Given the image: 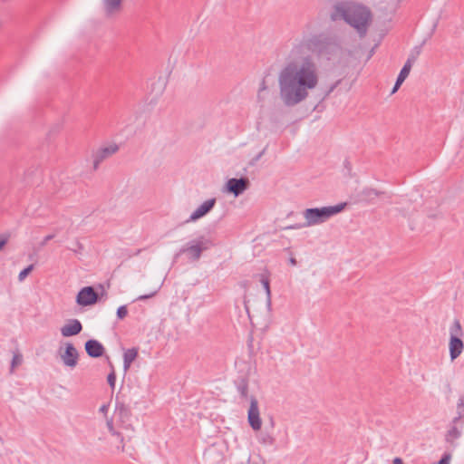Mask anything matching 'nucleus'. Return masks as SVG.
<instances>
[{
  "label": "nucleus",
  "instance_id": "aec40b11",
  "mask_svg": "<svg viewBox=\"0 0 464 464\" xmlns=\"http://www.w3.org/2000/svg\"><path fill=\"white\" fill-rule=\"evenodd\" d=\"M411 69V68H410L408 64L403 65L399 75L397 76V79H396L395 84L392 88V93H394L399 90L401 85L403 83V82L406 80V78L410 74Z\"/></svg>",
  "mask_w": 464,
  "mask_h": 464
},
{
  "label": "nucleus",
  "instance_id": "4be33fe9",
  "mask_svg": "<svg viewBox=\"0 0 464 464\" xmlns=\"http://www.w3.org/2000/svg\"><path fill=\"white\" fill-rule=\"evenodd\" d=\"M425 44V42H422L421 44L415 46L411 51V53L404 64H408L410 68H411L412 64L416 62L419 55L421 53L422 46Z\"/></svg>",
  "mask_w": 464,
  "mask_h": 464
},
{
  "label": "nucleus",
  "instance_id": "f3484780",
  "mask_svg": "<svg viewBox=\"0 0 464 464\" xmlns=\"http://www.w3.org/2000/svg\"><path fill=\"white\" fill-rule=\"evenodd\" d=\"M383 191H379L372 188H364L359 194V200L367 204H373L376 198L383 195Z\"/></svg>",
  "mask_w": 464,
  "mask_h": 464
},
{
  "label": "nucleus",
  "instance_id": "412c9836",
  "mask_svg": "<svg viewBox=\"0 0 464 464\" xmlns=\"http://www.w3.org/2000/svg\"><path fill=\"white\" fill-rule=\"evenodd\" d=\"M122 0H102L107 14H112L121 7Z\"/></svg>",
  "mask_w": 464,
  "mask_h": 464
},
{
  "label": "nucleus",
  "instance_id": "c756f323",
  "mask_svg": "<svg viewBox=\"0 0 464 464\" xmlns=\"http://www.w3.org/2000/svg\"><path fill=\"white\" fill-rule=\"evenodd\" d=\"M267 146H266L256 156H255L250 161L249 165L254 166L256 163L261 159V157L266 153Z\"/></svg>",
  "mask_w": 464,
  "mask_h": 464
},
{
  "label": "nucleus",
  "instance_id": "5701e85b",
  "mask_svg": "<svg viewBox=\"0 0 464 464\" xmlns=\"http://www.w3.org/2000/svg\"><path fill=\"white\" fill-rule=\"evenodd\" d=\"M260 283L262 284V285L266 291L267 307L270 308L271 307L270 280L267 276H266L265 275H262L261 278H260Z\"/></svg>",
  "mask_w": 464,
  "mask_h": 464
},
{
  "label": "nucleus",
  "instance_id": "6e6552de",
  "mask_svg": "<svg viewBox=\"0 0 464 464\" xmlns=\"http://www.w3.org/2000/svg\"><path fill=\"white\" fill-rule=\"evenodd\" d=\"M249 186L250 181L246 177H241L239 179L232 178L226 182L225 189L227 193L233 194L235 197H238L243 194Z\"/></svg>",
  "mask_w": 464,
  "mask_h": 464
},
{
  "label": "nucleus",
  "instance_id": "7ed1b4c3",
  "mask_svg": "<svg viewBox=\"0 0 464 464\" xmlns=\"http://www.w3.org/2000/svg\"><path fill=\"white\" fill-rule=\"evenodd\" d=\"M302 46L314 53L317 57L328 61L343 53L342 40L337 34L333 33L322 32L312 34L302 42Z\"/></svg>",
  "mask_w": 464,
  "mask_h": 464
},
{
  "label": "nucleus",
  "instance_id": "c9c22d12",
  "mask_svg": "<svg viewBox=\"0 0 464 464\" xmlns=\"http://www.w3.org/2000/svg\"><path fill=\"white\" fill-rule=\"evenodd\" d=\"M106 424H107V428H108L110 433L111 435L116 434L117 431L114 429L113 420L111 419V420H107V423Z\"/></svg>",
  "mask_w": 464,
  "mask_h": 464
},
{
  "label": "nucleus",
  "instance_id": "79ce46f5",
  "mask_svg": "<svg viewBox=\"0 0 464 464\" xmlns=\"http://www.w3.org/2000/svg\"><path fill=\"white\" fill-rule=\"evenodd\" d=\"M247 303H248V301H246V299L245 298L244 299V305H245V308H246V312L249 314Z\"/></svg>",
  "mask_w": 464,
  "mask_h": 464
},
{
  "label": "nucleus",
  "instance_id": "a19ab883",
  "mask_svg": "<svg viewBox=\"0 0 464 464\" xmlns=\"http://www.w3.org/2000/svg\"><path fill=\"white\" fill-rule=\"evenodd\" d=\"M343 165L346 169H348L349 170L351 169V163L348 160H345L344 162H343Z\"/></svg>",
  "mask_w": 464,
  "mask_h": 464
},
{
  "label": "nucleus",
  "instance_id": "f03ea898",
  "mask_svg": "<svg viewBox=\"0 0 464 464\" xmlns=\"http://www.w3.org/2000/svg\"><path fill=\"white\" fill-rule=\"evenodd\" d=\"M333 22L343 21L355 29L360 36H365L372 22L371 9L359 2L353 0H338L334 3L330 13Z\"/></svg>",
  "mask_w": 464,
  "mask_h": 464
},
{
  "label": "nucleus",
  "instance_id": "2eb2a0df",
  "mask_svg": "<svg viewBox=\"0 0 464 464\" xmlns=\"http://www.w3.org/2000/svg\"><path fill=\"white\" fill-rule=\"evenodd\" d=\"M84 348L86 353L91 358H100L105 353V348L102 343L95 339H90L85 342Z\"/></svg>",
  "mask_w": 464,
  "mask_h": 464
},
{
  "label": "nucleus",
  "instance_id": "0eeeda50",
  "mask_svg": "<svg viewBox=\"0 0 464 464\" xmlns=\"http://www.w3.org/2000/svg\"><path fill=\"white\" fill-rule=\"evenodd\" d=\"M98 288L101 293H98L93 286H84L77 294L76 303L81 306H89L97 304L101 297L107 295V293L102 284H99Z\"/></svg>",
  "mask_w": 464,
  "mask_h": 464
},
{
  "label": "nucleus",
  "instance_id": "58836bf2",
  "mask_svg": "<svg viewBox=\"0 0 464 464\" xmlns=\"http://www.w3.org/2000/svg\"><path fill=\"white\" fill-rule=\"evenodd\" d=\"M392 464H404V462H403L402 459H401L400 457H396L392 460Z\"/></svg>",
  "mask_w": 464,
  "mask_h": 464
},
{
  "label": "nucleus",
  "instance_id": "9d476101",
  "mask_svg": "<svg viewBox=\"0 0 464 464\" xmlns=\"http://www.w3.org/2000/svg\"><path fill=\"white\" fill-rule=\"evenodd\" d=\"M115 414L125 428L130 427V424L129 423L132 415L130 408L125 403L124 401H121L118 395L116 396L115 400Z\"/></svg>",
  "mask_w": 464,
  "mask_h": 464
},
{
  "label": "nucleus",
  "instance_id": "dca6fc26",
  "mask_svg": "<svg viewBox=\"0 0 464 464\" xmlns=\"http://www.w3.org/2000/svg\"><path fill=\"white\" fill-rule=\"evenodd\" d=\"M82 331V324L78 319H70L61 328V334L63 337H71L79 334Z\"/></svg>",
  "mask_w": 464,
  "mask_h": 464
},
{
  "label": "nucleus",
  "instance_id": "f257e3e1",
  "mask_svg": "<svg viewBox=\"0 0 464 464\" xmlns=\"http://www.w3.org/2000/svg\"><path fill=\"white\" fill-rule=\"evenodd\" d=\"M318 68L312 55L288 62L278 75L279 95L284 104L293 107L305 100L308 90L318 84Z\"/></svg>",
  "mask_w": 464,
  "mask_h": 464
},
{
  "label": "nucleus",
  "instance_id": "a211bd4d",
  "mask_svg": "<svg viewBox=\"0 0 464 464\" xmlns=\"http://www.w3.org/2000/svg\"><path fill=\"white\" fill-rule=\"evenodd\" d=\"M248 378L246 375H239L234 381V384L240 394L241 399L248 398Z\"/></svg>",
  "mask_w": 464,
  "mask_h": 464
},
{
  "label": "nucleus",
  "instance_id": "f704fd0d",
  "mask_svg": "<svg viewBox=\"0 0 464 464\" xmlns=\"http://www.w3.org/2000/svg\"><path fill=\"white\" fill-rule=\"evenodd\" d=\"M9 240V235H1L0 236V250L4 248V246L7 244Z\"/></svg>",
  "mask_w": 464,
  "mask_h": 464
},
{
  "label": "nucleus",
  "instance_id": "37998d69",
  "mask_svg": "<svg viewBox=\"0 0 464 464\" xmlns=\"http://www.w3.org/2000/svg\"><path fill=\"white\" fill-rule=\"evenodd\" d=\"M289 261H290L291 265H293V266H295V265H296V259H295V258L291 257V258L289 259Z\"/></svg>",
  "mask_w": 464,
  "mask_h": 464
},
{
  "label": "nucleus",
  "instance_id": "6ab92c4d",
  "mask_svg": "<svg viewBox=\"0 0 464 464\" xmlns=\"http://www.w3.org/2000/svg\"><path fill=\"white\" fill-rule=\"evenodd\" d=\"M139 355V349L137 347H132L128 349L123 353V369L124 371H128L131 365V363L137 359Z\"/></svg>",
  "mask_w": 464,
  "mask_h": 464
},
{
  "label": "nucleus",
  "instance_id": "e433bc0d",
  "mask_svg": "<svg viewBox=\"0 0 464 464\" xmlns=\"http://www.w3.org/2000/svg\"><path fill=\"white\" fill-rule=\"evenodd\" d=\"M55 235L54 234H50V235H47L44 239L43 241L41 242V246H44L47 244V242H49L50 240H52L53 238H54Z\"/></svg>",
  "mask_w": 464,
  "mask_h": 464
},
{
  "label": "nucleus",
  "instance_id": "39448f33",
  "mask_svg": "<svg viewBox=\"0 0 464 464\" xmlns=\"http://www.w3.org/2000/svg\"><path fill=\"white\" fill-rule=\"evenodd\" d=\"M346 202H342L334 206H326L322 208H306L304 211V217L306 220L304 226L311 227L322 224L327 221L332 217L341 213L345 209Z\"/></svg>",
  "mask_w": 464,
  "mask_h": 464
},
{
  "label": "nucleus",
  "instance_id": "c85d7f7f",
  "mask_svg": "<svg viewBox=\"0 0 464 464\" xmlns=\"http://www.w3.org/2000/svg\"><path fill=\"white\" fill-rule=\"evenodd\" d=\"M261 443L266 445H273L276 442L275 438L270 434H264L260 440Z\"/></svg>",
  "mask_w": 464,
  "mask_h": 464
},
{
  "label": "nucleus",
  "instance_id": "473e14b6",
  "mask_svg": "<svg viewBox=\"0 0 464 464\" xmlns=\"http://www.w3.org/2000/svg\"><path fill=\"white\" fill-rule=\"evenodd\" d=\"M72 251H73L75 254H82L84 247L83 245L80 241L75 242V247L70 248Z\"/></svg>",
  "mask_w": 464,
  "mask_h": 464
},
{
  "label": "nucleus",
  "instance_id": "4468645a",
  "mask_svg": "<svg viewBox=\"0 0 464 464\" xmlns=\"http://www.w3.org/2000/svg\"><path fill=\"white\" fill-rule=\"evenodd\" d=\"M217 202L216 198H209L203 202L188 218V219L186 222H192L196 221L204 216H206L208 213H209L213 208L215 207Z\"/></svg>",
  "mask_w": 464,
  "mask_h": 464
},
{
  "label": "nucleus",
  "instance_id": "a878e982",
  "mask_svg": "<svg viewBox=\"0 0 464 464\" xmlns=\"http://www.w3.org/2000/svg\"><path fill=\"white\" fill-rule=\"evenodd\" d=\"M23 362V356L20 353H14L11 362V372L14 367L20 365Z\"/></svg>",
  "mask_w": 464,
  "mask_h": 464
},
{
  "label": "nucleus",
  "instance_id": "c03bdc74",
  "mask_svg": "<svg viewBox=\"0 0 464 464\" xmlns=\"http://www.w3.org/2000/svg\"><path fill=\"white\" fill-rule=\"evenodd\" d=\"M264 89H266L265 81H263L262 85H261V90H264Z\"/></svg>",
  "mask_w": 464,
  "mask_h": 464
},
{
  "label": "nucleus",
  "instance_id": "72a5a7b5",
  "mask_svg": "<svg viewBox=\"0 0 464 464\" xmlns=\"http://www.w3.org/2000/svg\"><path fill=\"white\" fill-rule=\"evenodd\" d=\"M113 436L116 437V439L118 440L119 443L121 444V445H118L117 448L121 449V451H123L124 450V444H123L124 438H123V436L121 435V433H120L118 431Z\"/></svg>",
  "mask_w": 464,
  "mask_h": 464
},
{
  "label": "nucleus",
  "instance_id": "393cba45",
  "mask_svg": "<svg viewBox=\"0 0 464 464\" xmlns=\"http://www.w3.org/2000/svg\"><path fill=\"white\" fill-rule=\"evenodd\" d=\"M34 266L33 264L27 266L26 267H24L23 270L20 271L19 275H18V280L20 282L24 281L27 276L34 270Z\"/></svg>",
  "mask_w": 464,
  "mask_h": 464
},
{
  "label": "nucleus",
  "instance_id": "2f4dec72",
  "mask_svg": "<svg viewBox=\"0 0 464 464\" xmlns=\"http://www.w3.org/2000/svg\"><path fill=\"white\" fill-rule=\"evenodd\" d=\"M157 293H158V290H155V291L151 292L150 294L141 295L138 296L134 301H144V300L150 299V298L155 296Z\"/></svg>",
  "mask_w": 464,
  "mask_h": 464
},
{
  "label": "nucleus",
  "instance_id": "4c0bfd02",
  "mask_svg": "<svg viewBox=\"0 0 464 464\" xmlns=\"http://www.w3.org/2000/svg\"><path fill=\"white\" fill-rule=\"evenodd\" d=\"M339 82H335L334 84H333L329 90L327 91L326 94H325V97L328 96L332 92H334V90L336 88L337 84H338Z\"/></svg>",
  "mask_w": 464,
  "mask_h": 464
},
{
  "label": "nucleus",
  "instance_id": "7c9ffc66",
  "mask_svg": "<svg viewBox=\"0 0 464 464\" xmlns=\"http://www.w3.org/2000/svg\"><path fill=\"white\" fill-rule=\"evenodd\" d=\"M450 459H451V454L450 453H448V452H445L440 459L439 460L438 464H450Z\"/></svg>",
  "mask_w": 464,
  "mask_h": 464
},
{
  "label": "nucleus",
  "instance_id": "b1692460",
  "mask_svg": "<svg viewBox=\"0 0 464 464\" xmlns=\"http://www.w3.org/2000/svg\"><path fill=\"white\" fill-rule=\"evenodd\" d=\"M464 418V395H461L457 402V415L453 418V422L463 421Z\"/></svg>",
  "mask_w": 464,
  "mask_h": 464
},
{
  "label": "nucleus",
  "instance_id": "ddd939ff",
  "mask_svg": "<svg viewBox=\"0 0 464 464\" xmlns=\"http://www.w3.org/2000/svg\"><path fill=\"white\" fill-rule=\"evenodd\" d=\"M64 365L74 368L77 365L79 353L72 343H67L64 353L61 354Z\"/></svg>",
  "mask_w": 464,
  "mask_h": 464
},
{
  "label": "nucleus",
  "instance_id": "cd10ccee",
  "mask_svg": "<svg viewBox=\"0 0 464 464\" xmlns=\"http://www.w3.org/2000/svg\"><path fill=\"white\" fill-rule=\"evenodd\" d=\"M107 382H108V384L109 386L111 388V390L113 391L114 388H115V384H116V373L114 372V370L112 369V371L108 374L107 376Z\"/></svg>",
  "mask_w": 464,
  "mask_h": 464
},
{
  "label": "nucleus",
  "instance_id": "a18cd8bd",
  "mask_svg": "<svg viewBox=\"0 0 464 464\" xmlns=\"http://www.w3.org/2000/svg\"><path fill=\"white\" fill-rule=\"evenodd\" d=\"M270 422H271V426L274 427L275 421H274L273 418H271Z\"/></svg>",
  "mask_w": 464,
  "mask_h": 464
},
{
  "label": "nucleus",
  "instance_id": "20e7f679",
  "mask_svg": "<svg viewBox=\"0 0 464 464\" xmlns=\"http://www.w3.org/2000/svg\"><path fill=\"white\" fill-rule=\"evenodd\" d=\"M214 244L205 236H199L197 238L188 241L182 246L173 256L172 263H178L182 255H186L187 259L190 263L198 262L203 252L212 247Z\"/></svg>",
  "mask_w": 464,
  "mask_h": 464
},
{
  "label": "nucleus",
  "instance_id": "423d86ee",
  "mask_svg": "<svg viewBox=\"0 0 464 464\" xmlns=\"http://www.w3.org/2000/svg\"><path fill=\"white\" fill-rule=\"evenodd\" d=\"M463 329L459 319H455L450 327L449 352L451 362L455 361L463 352Z\"/></svg>",
  "mask_w": 464,
  "mask_h": 464
},
{
  "label": "nucleus",
  "instance_id": "ea45409f",
  "mask_svg": "<svg viewBox=\"0 0 464 464\" xmlns=\"http://www.w3.org/2000/svg\"><path fill=\"white\" fill-rule=\"evenodd\" d=\"M108 409H109V406H108V405H106V404H103V405H102V407L100 408V411L105 414V413H107Z\"/></svg>",
  "mask_w": 464,
  "mask_h": 464
},
{
  "label": "nucleus",
  "instance_id": "1a4fd4ad",
  "mask_svg": "<svg viewBox=\"0 0 464 464\" xmlns=\"http://www.w3.org/2000/svg\"><path fill=\"white\" fill-rule=\"evenodd\" d=\"M247 420L249 426L255 431H257L261 429L262 420L260 418L258 401L254 396L250 398V406L247 411Z\"/></svg>",
  "mask_w": 464,
  "mask_h": 464
},
{
  "label": "nucleus",
  "instance_id": "f8f14e48",
  "mask_svg": "<svg viewBox=\"0 0 464 464\" xmlns=\"http://www.w3.org/2000/svg\"><path fill=\"white\" fill-rule=\"evenodd\" d=\"M119 150L117 144H112L107 147L100 148L96 152L93 153V169L96 170L100 164L110 156L113 155Z\"/></svg>",
  "mask_w": 464,
  "mask_h": 464
},
{
  "label": "nucleus",
  "instance_id": "9b49d317",
  "mask_svg": "<svg viewBox=\"0 0 464 464\" xmlns=\"http://www.w3.org/2000/svg\"><path fill=\"white\" fill-rule=\"evenodd\" d=\"M463 427L464 421L454 423L452 419L449 424V430L445 434L446 442L455 448L457 444L454 441L461 437Z\"/></svg>",
  "mask_w": 464,
  "mask_h": 464
},
{
  "label": "nucleus",
  "instance_id": "bb28decb",
  "mask_svg": "<svg viewBox=\"0 0 464 464\" xmlns=\"http://www.w3.org/2000/svg\"><path fill=\"white\" fill-rule=\"evenodd\" d=\"M128 314V309L126 305H121L118 307L116 315L119 320L124 319Z\"/></svg>",
  "mask_w": 464,
  "mask_h": 464
}]
</instances>
